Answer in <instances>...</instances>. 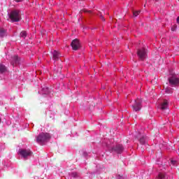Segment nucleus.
<instances>
[{
	"mask_svg": "<svg viewBox=\"0 0 179 179\" xmlns=\"http://www.w3.org/2000/svg\"><path fill=\"white\" fill-rule=\"evenodd\" d=\"M144 6H146V4H145Z\"/></svg>",
	"mask_w": 179,
	"mask_h": 179,
	"instance_id": "26",
	"label": "nucleus"
},
{
	"mask_svg": "<svg viewBox=\"0 0 179 179\" xmlns=\"http://www.w3.org/2000/svg\"><path fill=\"white\" fill-rule=\"evenodd\" d=\"M178 1H179V0H178Z\"/></svg>",
	"mask_w": 179,
	"mask_h": 179,
	"instance_id": "27",
	"label": "nucleus"
},
{
	"mask_svg": "<svg viewBox=\"0 0 179 179\" xmlns=\"http://www.w3.org/2000/svg\"><path fill=\"white\" fill-rule=\"evenodd\" d=\"M113 150L117 153H122L124 151V147L122 145H117L115 148H113Z\"/></svg>",
	"mask_w": 179,
	"mask_h": 179,
	"instance_id": "10",
	"label": "nucleus"
},
{
	"mask_svg": "<svg viewBox=\"0 0 179 179\" xmlns=\"http://www.w3.org/2000/svg\"><path fill=\"white\" fill-rule=\"evenodd\" d=\"M160 108L162 110V111L167 110V108H169V101H167V100H164V101L161 103Z\"/></svg>",
	"mask_w": 179,
	"mask_h": 179,
	"instance_id": "9",
	"label": "nucleus"
},
{
	"mask_svg": "<svg viewBox=\"0 0 179 179\" xmlns=\"http://www.w3.org/2000/svg\"><path fill=\"white\" fill-rule=\"evenodd\" d=\"M73 177L76 176V173H73Z\"/></svg>",
	"mask_w": 179,
	"mask_h": 179,
	"instance_id": "25",
	"label": "nucleus"
},
{
	"mask_svg": "<svg viewBox=\"0 0 179 179\" xmlns=\"http://www.w3.org/2000/svg\"><path fill=\"white\" fill-rule=\"evenodd\" d=\"M6 36V31L3 29H0V37H4Z\"/></svg>",
	"mask_w": 179,
	"mask_h": 179,
	"instance_id": "14",
	"label": "nucleus"
},
{
	"mask_svg": "<svg viewBox=\"0 0 179 179\" xmlns=\"http://www.w3.org/2000/svg\"><path fill=\"white\" fill-rule=\"evenodd\" d=\"M172 31H176V27L171 28Z\"/></svg>",
	"mask_w": 179,
	"mask_h": 179,
	"instance_id": "23",
	"label": "nucleus"
},
{
	"mask_svg": "<svg viewBox=\"0 0 179 179\" xmlns=\"http://www.w3.org/2000/svg\"><path fill=\"white\" fill-rule=\"evenodd\" d=\"M139 141L141 145H145L146 143V137L142 136L141 138H140Z\"/></svg>",
	"mask_w": 179,
	"mask_h": 179,
	"instance_id": "13",
	"label": "nucleus"
},
{
	"mask_svg": "<svg viewBox=\"0 0 179 179\" xmlns=\"http://www.w3.org/2000/svg\"><path fill=\"white\" fill-rule=\"evenodd\" d=\"M176 22H177L178 24H179V16L177 17Z\"/></svg>",
	"mask_w": 179,
	"mask_h": 179,
	"instance_id": "22",
	"label": "nucleus"
},
{
	"mask_svg": "<svg viewBox=\"0 0 179 179\" xmlns=\"http://www.w3.org/2000/svg\"><path fill=\"white\" fill-rule=\"evenodd\" d=\"M20 37H22V38H26V37H27V32H26V31H22L20 33Z\"/></svg>",
	"mask_w": 179,
	"mask_h": 179,
	"instance_id": "15",
	"label": "nucleus"
},
{
	"mask_svg": "<svg viewBox=\"0 0 179 179\" xmlns=\"http://www.w3.org/2000/svg\"><path fill=\"white\" fill-rule=\"evenodd\" d=\"M158 178L159 179H165L166 178V174H164V173H159L158 175Z\"/></svg>",
	"mask_w": 179,
	"mask_h": 179,
	"instance_id": "16",
	"label": "nucleus"
},
{
	"mask_svg": "<svg viewBox=\"0 0 179 179\" xmlns=\"http://www.w3.org/2000/svg\"><path fill=\"white\" fill-rule=\"evenodd\" d=\"M6 72V67L4 65L0 64V73H3Z\"/></svg>",
	"mask_w": 179,
	"mask_h": 179,
	"instance_id": "12",
	"label": "nucleus"
},
{
	"mask_svg": "<svg viewBox=\"0 0 179 179\" xmlns=\"http://www.w3.org/2000/svg\"><path fill=\"white\" fill-rule=\"evenodd\" d=\"M71 45L73 51H78V50L80 48V42L79 41V39L76 38L73 40Z\"/></svg>",
	"mask_w": 179,
	"mask_h": 179,
	"instance_id": "6",
	"label": "nucleus"
},
{
	"mask_svg": "<svg viewBox=\"0 0 179 179\" xmlns=\"http://www.w3.org/2000/svg\"><path fill=\"white\" fill-rule=\"evenodd\" d=\"M101 19L104 22L106 19H104V17L103 15H100Z\"/></svg>",
	"mask_w": 179,
	"mask_h": 179,
	"instance_id": "21",
	"label": "nucleus"
},
{
	"mask_svg": "<svg viewBox=\"0 0 179 179\" xmlns=\"http://www.w3.org/2000/svg\"><path fill=\"white\" fill-rule=\"evenodd\" d=\"M139 13H141V11H134V13H133V15H134V16H135V17H136V16H138V15H139Z\"/></svg>",
	"mask_w": 179,
	"mask_h": 179,
	"instance_id": "18",
	"label": "nucleus"
},
{
	"mask_svg": "<svg viewBox=\"0 0 179 179\" xmlns=\"http://www.w3.org/2000/svg\"><path fill=\"white\" fill-rule=\"evenodd\" d=\"M169 82L170 86L176 87V86H178L179 85V78L177 76H172L169 78Z\"/></svg>",
	"mask_w": 179,
	"mask_h": 179,
	"instance_id": "3",
	"label": "nucleus"
},
{
	"mask_svg": "<svg viewBox=\"0 0 179 179\" xmlns=\"http://www.w3.org/2000/svg\"><path fill=\"white\" fill-rule=\"evenodd\" d=\"M12 65L13 66H15V65H17V64H19V62H20V59H19V57L17 56H14L12 57Z\"/></svg>",
	"mask_w": 179,
	"mask_h": 179,
	"instance_id": "11",
	"label": "nucleus"
},
{
	"mask_svg": "<svg viewBox=\"0 0 179 179\" xmlns=\"http://www.w3.org/2000/svg\"><path fill=\"white\" fill-rule=\"evenodd\" d=\"M19 155L24 157V159H26V157H29V156H31V151H30L29 150H20Z\"/></svg>",
	"mask_w": 179,
	"mask_h": 179,
	"instance_id": "7",
	"label": "nucleus"
},
{
	"mask_svg": "<svg viewBox=\"0 0 179 179\" xmlns=\"http://www.w3.org/2000/svg\"><path fill=\"white\" fill-rule=\"evenodd\" d=\"M137 55L141 61H145L146 58V50L145 48L138 49L137 51Z\"/></svg>",
	"mask_w": 179,
	"mask_h": 179,
	"instance_id": "5",
	"label": "nucleus"
},
{
	"mask_svg": "<svg viewBox=\"0 0 179 179\" xmlns=\"http://www.w3.org/2000/svg\"><path fill=\"white\" fill-rule=\"evenodd\" d=\"M52 55V59L54 61H58V59H59V57H61V54H59V52L57 50H53Z\"/></svg>",
	"mask_w": 179,
	"mask_h": 179,
	"instance_id": "8",
	"label": "nucleus"
},
{
	"mask_svg": "<svg viewBox=\"0 0 179 179\" xmlns=\"http://www.w3.org/2000/svg\"><path fill=\"white\" fill-rule=\"evenodd\" d=\"M166 93H167L168 94H171V93H173V90L171 89L169 90L166 89L165 90Z\"/></svg>",
	"mask_w": 179,
	"mask_h": 179,
	"instance_id": "17",
	"label": "nucleus"
},
{
	"mask_svg": "<svg viewBox=\"0 0 179 179\" xmlns=\"http://www.w3.org/2000/svg\"><path fill=\"white\" fill-rule=\"evenodd\" d=\"M171 164H172V166H176L177 161L171 160Z\"/></svg>",
	"mask_w": 179,
	"mask_h": 179,
	"instance_id": "19",
	"label": "nucleus"
},
{
	"mask_svg": "<svg viewBox=\"0 0 179 179\" xmlns=\"http://www.w3.org/2000/svg\"><path fill=\"white\" fill-rule=\"evenodd\" d=\"M83 11L87 13H92V10H84Z\"/></svg>",
	"mask_w": 179,
	"mask_h": 179,
	"instance_id": "20",
	"label": "nucleus"
},
{
	"mask_svg": "<svg viewBox=\"0 0 179 179\" xmlns=\"http://www.w3.org/2000/svg\"><path fill=\"white\" fill-rule=\"evenodd\" d=\"M14 1H15V2H22V1H23V0H14Z\"/></svg>",
	"mask_w": 179,
	"mask_h": 179,
	"instance_id": "24",
	"label": "nucleus"
},
{
	"mask_svg": "<svg viewBox=\"0 0 179 179\" xmlns=\"http://www.w3.org/2000/svg\"><path fill=\"white\" fill-rule=\"evenodd\" d=\"M142 101L141 99H137L135 100L134 104L132 105V108L134 111H141L142 108Z\"/></svg>",
	"mask_w": 179,
	"mask_h": 179,
	"instance_id": "4",
	"label": "nucleus"
},
{
	"mask_svg": "<svg viewBox=\"0 0 179 179\" xmlns=\"http://www.w3.org/2000/svg\"><path fill=\"white\" fill-rule=\"evenodd\" d=\"M9 19H10L11 22H20L22 20V13L19 10H14L10 12L9 15Z\"/></svg>",
	"mask_w": 179,
	"mask_h": 179,
	"instance_id": "1",
	"label": "nucleus"
},
{
	"mask_svg": "<svg viewBox=\"0 0 179 179\" xmlns=\"http://www.w3.org/2000/svg\"><path fill=\"white\" fill-rule=\"evenodd\" d=\"M51 138V136L48 133H41L36 138V142L38 143H43V142H47Z\"/></svg>",
	"mask_w": 179,
	"mask_h": 179,
	"instance_id": "2",
	"label": "nucleus"
}]
</instances>
